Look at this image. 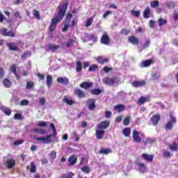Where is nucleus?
I'll use <instances>...</instances> for the list:
<instances>
[{
	"mask_svg": "<svg viewBox=\"0 0 178 178\" xmlns=\"http://www.w3.org/2000/svg\"><path fill=\"white\" fill-rule=\"evenodd\" d=\"M67 5V3H64L57 8V13H55L54 17L51 19V23L49 28L50 33L55 31L58 24L63 20V17L66 15Z\"/></svg>",
	"mask_w": 178,
	"mask_h": 178,
	"instance_id": "1",
	"label": "nucleus"
},
{
	"mask_svg": "<svg viewBox=\"0 0 178 178\" xmlns=\"http://www.w3.org/2000/svg\"><path fill=\"white\" fill-rule=\"evenodd\" d=\"M111 122L109 120L102 121L97 125L96 138L97 140H102L105 136V131L109 127Z\"/></svg>",
	"mask_w": 178,
	"mask_h": 178,
	"instance_id": "2",
	"label": "nucleus"
},
{
	"mask_svg": "<svg viewBox=\"0 0 178 178\" xmlns=\"http://www.w3.org/2000/svg\"><path fill=\"white\" fill-rule=\"evenodd\" d=\"M56 129L53 131V134L47 136L46 137L35 138L36 141H43L44 144H51L52 143V137L55 138L57 136Z\"/></svg>",
	"mask_w": 178,
	"mask_h": 178,
	"instance_id": "3",
	"label": "nucleus"
},
{
	"mask_svg": "<svg viewBox=\"0 0 178 178\" xmlns=\"http://www.w3.org/2000/svg\"><path fill=\"white\" fill-rule=\"evenodd\" d=\"M102 81L106 86H114L115 84H118L120 80H119L118 77L114 76L113 78L105 77L102 79Z\"/></svg>",
	"mask_w": 178,
	"mask_h": 178,
	"instance_id": "4",
	"label": "nucleus"
},
{
	"mask_svg": "<svg viewBox=\"0 0 178 178\" xmlns=\"http://www.w3.org/2000/svg\"><path fill=\"white\" fill-rule=\"evenodd\" d=\"M0 34L1 35H3L4 37H10L11 38H13L16 36V33H15L13 29L8 31V29L6 28L1 29Z\"/></svg>",
	"mask_w": 178,
	"mask_h": 178,
	"instance_id": "5",
	"label": "nucleus"
},
{
	"mask_svg": "<svg viewBox=\"0 0 178 178\" xmlns=\"http://www.w3.org/2000/svg\"><path fill=\"white\" fill-rule=\"evenodd\" d=\"M145 138V135L143 132H138L137 131H134V141L138 144H141L143 140Z\"/></svg>",
	"mask_w": 178,
	"mask_h": 178,
	"instance_id": "6",
	"label": "nucleus"
},
{
	"mask_svg": "<svg viewBox=\"0 0 178 178\" xmlns=\"http://www.w3.org/2000/svg\"><path fill=\"white\" fill-rule=\"evenodd\" d=\"M170 120L165 124L164 127V129L165 130H172L173 129V123H176V117H175L173 115H170Z\"/></svg>",
	"mask_w": 178,
	"mask_h": 178,
	"instance_id": "7",
	"label": "nucleus"
},
{
	"mask_svg": "<svg viewBox=\"0 0 178 178\" xmlns=\"http://www.w3.org/2000/svg\"><path fill=\"white\" fill-rule=\"evenodd\" d=\"M86 106L89 111H95L97 106L95 105V99L89 98L86 100Z\"/></svg>",
	"mask_w": 178,
	"mask_h": 178,
	"instance_id": "8",
	"label": "nucleus"
},
{
	"mask_svg": "<svg viewBox=\"0 0 178 178\" xmlns=\"http://www.w3.org/2000/svg\"><path fill=\"white\" fill-rule=\"evenodd\" d=\"M102 44L104 45H109V42H111V39L109 38V35H108V32H104L101 38Z\"/></svg>",
	"mask_w": 178,
	"mask_h": 178,
	"instance_id": "9",
	"label": "nucleus"
},
{
	"mask_svg": "<svg viewBox=\"0 0 178 178\" xmlns=\"http://www.w3.org/2000/svg\"><path fill=\"white\" fill-rule=\"evenodd\" d=\"M151 101V98L149 96L147 97H140V99L137 101V104L139 106L144 105V104L147 102H149Z\"/></svg>",
	"mask_w": 178,
	"mask_h": 178,
	"instance_id": "10",
	"label": "nucleus"
},
{
	"mask_svg": "<svg viewBox=\"0 0 178 178\" xmlns=\"http://www.w3.org/2000/svg\"><path fill=\"white\" fill-rule=\"evenodd\" d=\"M8 169H12L16 165V161L13 159H8V160L4 163Z\"/></svg>",
	"mask_w": 178,
	"mask_h": 178,
	"instance_id": "11",
	"label": "nucleus"
},
{
	"mask_svg": "<svg viewBox=\"0 0 178 178\" xmlns=\"http://www.w3.org/2000/svg\"><path fill=\"white\" fill-rule=\"evenodd\" d=\"M74 95H76L78 98H86V93L80 88H76L74 90Z\"/></svg>",
	"mask_w": 178,
	"mask_h": 178,
	"instance_id": "12",
	"label": "nucleus"
},
{
	"mask_svg": "<svg viewBox=\"0 0 178 178\" xmlns=\"http://www.w3.org/2000/svg\"><path fill=\"white\" fill-rule=\"evenodd\" d=\"M94 86L92 82L83 81L79 84V87L81 88H83L84 90H88V88H91V87Z\"/></svg>",
	"mask_w": 178,
	"mask_h": 178,
	"instance_id": "13",
	"label": "nucleus"
},
{
	"mask_svg": "<svg viewBox=\"0 0 178 178\" xmlns=\"http://www.w3.org/2000/svg\"><path fill=\"white\" fill-rule=\"evenodd\" d=\"M160 120L161 115H159V114H154L150 119V122L154 126H156V124H158V122H159Z\"/></svg>",
	"mask_w": 178,
	"mask_h": 178,
	"instance_id": "14",
	"label": "nucleus"
},
{
	"mask_svg": "<svg viewBox=\"0 0 178 178\" xmlns=\"http://www.w3.org/2000/svg\"><path fill=\"white\" fill-rule=\"evenodd\" d=\"M136 166L138 167V170L140 173H145L147 172V166L143 163H137Z\"/></svg>",
	"mask_w": 178,
	"mask_h": 178,
	"instance_id": "15",
	"label": "nucleus"
},
{
	"mask_svg": "<svg viewBox=\"0 0 178 178\" xmlns=\"http://www.w3.org/2000/svg\"><path fill=\"white\" fill-rule=\"evenodd\" d=\"M142 159L146 161L147 162H152L154 161V155L148 154L147 153H144L141 156Z\"/></svg>",
	"mask_w": 178,
	"mask_h": 178,
	"instance_id": "16",
	"label": "nucleus"
},
{
	"mask_svg": "<svg viewBox=\"0 0 178 178\" xmlns=\"http://www.w3.org/2000/svg\"><path fill=\"white\" fill-rule=\"evenodd\" d=\"M152 63H154L152 59H147L141 62V66L142 67H149Z\"/></svg>",
	"mask_w": 178,
	"mask_h": 178,
	"instance_id": "17",
	"label": "nucleus"
},
{
	"mask_svg": "<svg viewBox=\"0 0 178 178\" xmlns=\"http://www.w3.org/2000/svg\"><path fill=\"white\" fill-rule=\"evenodd\" d=\"M57 81L60 84H63V86H67V84H69V79L66 77H58Z\"/></svg>",
	"mask_w": 178,
	"mask_h": 178,
	"instance_id": "18",
	"label": "nucleus"
},
{
	"mask_svg": "<svg viewBox=\"0 0 178 178\" xmlns=\"http://www.w3.org/2000/svg\"><path fill=\"white\" fill-rule=\"evenodd\" d=\"M31 133H37L38 134H41L42 136L47 135V130L42 129H33L31 131Z\"/></svg>",
	"mask_w": 178,
	"mask_h": 178,
	"instance_id": "19",
	"label": "nucleus"
},
{
	"mask_svg": "<svg viewBox=\"0 0 178 178\" xmlns=\"http://www.w3.org/2000/svg\"><path fill=\"white\" fill-rule=\"evenodd\" d=\"M96 60L100 65H104V63H108V62H109V58H105L102 56H98L96 58Z\"/></svg>",
	"mask_w": 178,
	"mask_h": 178,
	"instance_id": "20",
	"label": "nucleus"
},
{
	"mask_svg": "<svg viewBox=\"0 0 178 178\" xmlns=\"http://www.w3.org/2000/svg\"><path fill=\"white\" fill-rule=\"evenodd\" d=\"M143 17L144 19H149L151 17V8L147 7L143 11Z\"/></svg>",
	"mask_w": 178,
	"mask_h": 178,
	"instance_id": "21",
	"label": "nucleus"
},
{
	"mask_svg": "<svg viewBox=\"0 0 178 178\" xmlns=\"http://www.w3.org/2000/svg\"><path fill=\"white\" fill-rule=\"evenodd\" d=\"M69 165L72 166V165H76L77 163V157L74 156V154L70 156L68 159Z\"/></svg>",
	"mask_w": 178,
	"mask_h": 178,
	"instance_id": "22",
	"label": "nucleus"
},
{
	"mask_svg": "<svg viewBox=\"0 0 178 178\" xmlns=\"http://www.w3.org/2000/svg\"><path fill=\"white\" fill-rule=\"evenodd\" d=\"M6 46L10 51H17V46L15 42H8Z\"/></svg>",
	"mask_w": 178,
	"mask_h": 178,
	"instance_id": "23",
	"label": "nucleus"
},
{
	"mask_svg": "<svg viewBox=\"0 0 178 178\" xmlns=\"http://www.w3.org/2000/svg\"><path fill=\"white\" fill-rule=\"evenodd\" d=\"M115 111L120 113V112H123L124 109H126V106L123 104H118L114 106Z\"/></svg>",
	"mask_w": 178,
	"mask_h": 178,
	"instance_id": "24",
	"label": "nucleus"
},
{
	"mask_svg": "<svg viewBox=\"0 0 178 178\" xmlns=\"http://www.w3.org/2000/svg\"><path fill=\"white\" fill-rule=\"evenodd\" d=\"M17 67L16 66L15 64H12L10 66V70L11 72V73H13V74H15V76H16V78L17 79V77H19V75L17 74Z\"/></svg>",
	"mask_w": 178,
	"mask_h": 178,
	"instance_id": "25",
	"label": "nucleus"
},
{
	"mask_svg": "<svg viewBox=\"0 0 178 178\" xmlns=\"http://www.w3.org/2000/svg\"><path fill=\"white\" fill-rule=\"evenodd\" d=\"M74 177V173L72 172H68L67 173L61 174L59 178H73Z\"/></svg>",
	"mask_w": 178,
	"mask_h": 178,
	"instance_id": "26",
	"label": "nucleus"
},
{
	"mask_svg": "<svg viewBox=\"0 0 178 178\" xmlns=\"http://www.w3.org/2000/svg\"><path fill=\"white\" fill-rule=\"evenodd\" d=\"M90 92L92 95H99V94H102V90L99 88H95L90 90Z\"/></svg>",
	"mask_w": 178,
	"mask_h": 178,
	"instance_id": "27",
	"label": "nucleus"
},
{
	"mask_svg": "<svg viewBox=\"0 0 178 178\" xmlns=\"http://www.w3.org/2000/svg\"><path fill=\"white\" fill-rule=\"evenodd\" d=\"M3 84L4 87H6V88H10V87L12 86V82H10V80L8 79H4L3 80Z\"/></svg>",
	"mask_w": 178,
	"mask_h": 178,
	"instance_id": "28",
	"label": "nucleus"
},
{
	"mask_svg": "<svg viewBox=\"0 0 178 178\" xmlns=\"http://www.w3.org/2000/svg\"><path fill=\"white\" fill-rule=\"evenodd\" d=\"M48 48L50 49V51H52V52H55L56 49H59L60 48V45H56V44H48Z\"/></svg>",
	"mask_w": 178,
	"mask_h": 178,
	"instance_id": "29",
	"label": "nucleus"
},
{
	"mask_svg": "<svg viewBox=\"0 0 178 178\" xmlns=\"http://www.w3.org/2000/svg\"><path fill=\"white\" fill-rule=\"evenodd\" d=\"M111 152H112V150L109 148H102L99 150V154H102V155H108V154H111Z\"/></svg>",
	"mask_w": 178,
	"mask_h": 178,
	"instance_id": "30",
	"label": "nucleus"
},
{
	"mask_svg": "<svg viewBox=\"0 0 178 178\" xmlns=\"http://www.w3.org/2000/svg\"><path fill=\"white\" fill-rule=\"evenodd\" d=\"M147 84L145 81H135L134 87H144Z\"/></svg>",
	"mask_w": 178,
	"mask_h": 178,
	"instance_id": "31",
	"label": "nucleus"
},
{
	"mask_svg": "<svg viewBox=\"0 0 178 178\" xmlns=\"http://www.w3.org/2000/svg\"><path fill=\"white\" fill-rule=\"evenodd\" d=\"M46 79V84L49 88H51V86H52V76L51 75H47Z\"/></svg>",
	"mask_w": 178,
	"mask_h": 178,
	"instance_id": "32",
	"label": "nucleus"
},
{
	"mask_svg": "<svg viewBox=\"0 0 178 178\" xmlns=\"http://www.w3.org/2000/svg\"><path fill=\"white\" fill-rule=\"evenodd\" d=\"M88 39L89 40V41H93L94 42H97L98 37H97L94 33H90L88 36Z\"/></svg>",
	"mask_w": 178,
	"mask_h": 178,
	"instance_id": "33",
	"label": "nucleus"
},
{
	"mask_svg": "<svg viewBox=\"0 0 178 178\" xmlns=\"http://www.w3.org/2000/svg\"><path fill=\"white\" fill-rule=\"evenodd\" d=\"M122 133L124 137H129V136L131 134V130L130 129L129 127H127L123 129Z\"/></svg>",
	"mask_w": 178,
	"mask_h": 178,
	"instance_id": "34",
	"label": "nucleus"
},
{
	"mask_svg": "<svg viewBox=\"0 0 178 178\" xmlns=\"http://www.w3.org/2000/svg\"><path fill=\"white\" fill-rule=\"evenodd\" d=\"M34 17H35V19H37L38 20L41 19V16L40 15V11L37 10H33L32 12Z\"/></svg>",
	"mask_w": 178,
	"mask_h": 178,
	"instance_id": "35",
	"label": "nucleus"
},
{
	"mask_svg": "<svg viewBox=\"0 0 178 178\" xmlns=\"http://www.w3.org/2000/svg\"><path fill=\"white\" fill-rule=\"evenodd\" d=\"M34 87H35L34 82H33L31 81L26 82V90H30L31 88H34Z\"/></svg>",
	"mask_w": 178,
	"mask_h": 178,
	"instance_id": "36",
	"label": "nucleus"
},
{
	"mask_svg": "<svg viewBox=\"0 0 178 178\" xmlns=\"http://www.w3.org/2000/svg\"><path fill=\"white\" fill-rule=\"evenodd\" d=\"M63 102H65V104H67V105H73L74 104H76V102H74V100H72V99H69L67 98H64L63 99Z\"/></svg>",
	"mask_w": 178,
	"mask_h": 178,
	"instance_id": "37",
	"label": "nucleus"
},
{
	"mask_svg": "<svg viewBox=\"0 0 178 178\" xmlns=\"http://www.w3.org/2000/svg\"><path fill=\"white\" fill-rule=\"evenodd\" d=\"M73 44H74V40L70 38L69 40L65 43V47L66 48H70V47H73Z\"/></svg>",
	"mask_w": 178,
	"mask_h": 178,
	"instance_id": "38",
	"label": "nucleus"
},
{
	"mask_svg": "<svg viewBox=\"0 0 178 178\" xmlns=\"http://www.w3.org/2000/svg\"><path fill=\"white\" fill-rule=\"evenodd\" d=\"M165 5L167 8H168V9H175V6H176V5L175 4V2H172V1L166 2Z\"/></svg>",
	"mask_w": 178,
	"mask_h": 178,
	"instance_id": "39",
	"label": "nucleus"
},
{
	"mask_svg": "<svg viewBox=\"0 0 178 178\" xmlns=\"http://www.w3.org/2000/svg\"><path fill=\"white\" fill-rule=\"evenodd\" d=\"M93 20H94V18L92 17L88 18L85 24L86 27H90V26L92 24Z\"/></svg>",
	"mask_w": 178,
	"mask_h": 178,
	"instance_id": "40",
	"label": "nucleus"
},
{
	"mask_svg": "<svg viewBox=\"0 0 178 178\" xmlns=\"http://www.w3.org/2000/svg\"><path fill=\"white\" fill-rule=\"evenodd\" d=\"M159 26V27H161L162 26H164L168 23V21L166 19H163L162 18L159 19L158 20Z\"/></svg>",
	"mask_w": 178,
	"mask_h": 178,
	"instance_id": "41",
	"label": "nucleus"
},
{
	"mask_svg": "<svg viewBox=\"0 0 178 178\" xmlns=\"http://www.w3.org/2000/svg\"><path fill=\"white\" fill-rule=\"evenodd\" d=\"M169 148L170 151H175V152H177L178 149V145L176 144L169 145Z\"/></svg>",
	"mask_w": 178,
	"mask_h": 178,
	"instance_id": "42",
	"label": "nucleus"
},
{
	"mask_svg": "<svg viewBox=\"0 0 178 178\" xmlns=\"http://www.w3.org/2000/svg\"><path fill=\"white\" fill-rule=\"evenodd\" d=\"M83 69V67L81 65V62L77 61L76 62V72L78 73L81 72V70Z\"/></svg>",
	"mask_w": 178,
	"mask_h": 178,
	"instance_id": "43",
	"label": "nucleus"
},
{
	"mask_svg": "<svg viewBox=\"0 0 178 178\" xmlns=\"http://www.w3.org/2000/svg\"><path fill=\"white\" fill-rule=\"evenodd\" d=\"M49 158L51 161H54V159H56V152H55V151L51 152V153L49 154Z\"/></svg>",
	"mask_w": 178,
	"mask_h": 178,
	"instance_id": "44",
	"label": "nucleus"
},
{
	"mask_svg": "<svg viewBox=\"0 0 178 178\" xmlns=\"http://www.w3.org/2000/svg\"><path fill=\"white\" fill-rule=\"evenodd\" d=\"M151 44V40H147L144 44L142 46L141 49H145L146 48H148Z\"/></svg>",
	"mask_w": 178,
	"mask_h": 178,
	"instance_id": "45",
	"label": "nucleus"
},
{
	"mask_svg": "<svg viewBox=\"0 0 178 178\" xmlns=\"http://www.w3.org/2000/svg\"><path fill=\"white\" fill-rule=\"evenodd\" d=\"M150 6L151 8H158L159 6V1H151Z\"/></svg>",
	"mask_w": 178,
	"mask_h": 178,
	"instance_id": "46",
	"label": "nucleus"
},
{
	"mask_svg": "<svg viewBox=\"0 0 178 178\" xmlns=\"http://www.w3.org/2000/svg\"><path fill=\"white\" fill-rule=\"evenodd\" d=\"M95 70H98V66L95 64L90 65L88 72H95Z\"/></svg>",
	"mask_w": 178,
	"mask_h": 178,
	"instance_id": "47",
	"label": "nucleus"
},
{
	"mask_svg": "<svg viewBox=\"0 0 178 178\" xmlns=\"http://www.w3.org/2000/svg\"><path fill=\"white\" fill-rule=\"evenodd\" d=\"M3 112L5 113V115H6L7 116H10L11 113H12V111H10L9 109V108H4L3 109Z\"/></svg>",
	"mask_w": 178,
	"mask_h": 178,
	"instance_id": "48",
	"label": "nucleus"
},
{
	"mask_svg": "<svg viewBox=\"0 0 178 178\" xmlns=\"http://www.w3.org/2000/svg\"><path fill=\"white\" fill-rule=\"evenodd\" d=\"M124 126H129L130 124V117H127L123 120Z\"/></svg>",
	"mask_w": 178,
	"mask_h": 178,
	"instance_id": "49",
	"label": "nucleus"
},
{
	"mask_svg": "<svg viewBox=\"0 0 178 178\" xmlns=\"http://www.w3.org/2000/svg\"><path fill=\"white\" fill-rule=\"evenodd\" d=\"M134 45H136L138 48H141V42H140V40L137 38H134Z\"/></svg>",
	"mask_w": 178,
	"mask_h": 178,
	"instance_id": "50",
	"label": "nucleus"
},
{
	"mask_svg": "<svg viewBox=\"0 0 178 178\" xmlns=\"http://www.w3.org/2000/svg\"><path fill=\"white\" fill-rule=\"evenodd\" d=\"M31 169H30V172L31 173H35V172H37V170H35V164L34 163V162H32L31 163Z\"/></svg>",
	"mask_w": 178,
	"mask_h": 178,
	"instance_id": "51",
	"label": "nucleus"
},
{
	"mask_svg": "<svg viewBox=\"0 0 178 178\" xmlns=\"http://www.w3.org/2000/svg\"><path fill=\"white\" fill-rule=\"evenodd\" d=\"M29 100L24 99L20 102L19 105H21V106H26L29 105Z\"/></svg>",
	"mask_w": 178,
	"mask_h": 178,
	"instance_id": "52",
	"label": "nucleus"
},
{
	"mask_svg": "<svg viewBox=\"0 0 178 178\" xmlns=\"http://www.w3.org/2000/svg\"><path fill=\"white\" fill-rule=\"evenodd\" d=\"M23 143H24V140H15L13 143V145H15L16 147H19V145L20 144H23Z\"/></svg>",
	"mask_w": 178,
	"mask_h": 178,
	"instance_id": "53",
	"label": "nucleus"
},
{
	"mask_svg": "<svg viewBox=\"0 0 178 178\" xmlns=\"http://www.w3.org/2000/svg\"><path fill=\"white\" fill-rule=\"evenodd\" d=\"M14 119H15L17 120H22V119H23V118H22V114L17 113L14 115Z\"/></svg>",
	"mask_w": 178,
	"mask_h": 178,
	"instance_id": "54",
	"label": "nucleus"
},
{
	"mask_svg": "<svg viewBox=\"0 0 178 178\" xmlns=\"http://www.w3.org/2000/svg\"><path fill=\"white\" fill-rule=\"evenodd\" d=\"M171 155L172 154H170V152H169V151H165L163 153V158H170Z\"/></svg>",
	"mask_w": 178,
	"mask_h": 178,
	"instance_id": "55",
	"label": "nucleus"
},
{
	"mask_svg": "<svg viewBox=\"0 0 178 178\" xmlns=\"http://www.w3.org/2000/svg\"><path fill=\"white\" fill-rule=\"evenodd\" d=\"M112 117V111H105V118L106 119H109V118Z\"/></svg>",
	"mask_w": 178,
	"mask_h": 178,
	"instance_id": "56",
	"label": "nucleus"
},
{
	"mask_svg": "<svg viewBox=\"0 0 178 178\" xmlns=\"http://www.w3.org/2000/svg\"><path fill=\"white\" fill-rule=\"evenodd\" d=\"M5 76V70L3 68L0 67V80H2Z\"/></svg>",
	"mask_w": 178,
	"mask_h": 178,
	"instance_id": "57",
	"label": "nucleus"
},
{
	"mask_svg": "<svg viewBox=\"0 0 178 178\" xmlns=\"http://www.w3.org/2000/svg\"><path fill=\"white\" fill-rule=\"evenodd\" d=\"M82 172H84L85 173H90V168L88 166L85 165L81 168Z\"/></svg>",
	"mask_w": 178,
	"mask_h": 178,
	"instance_id": "58",
	"label": "nucleus"
},
{
	"mask_svg": "<svg viewBox=\"0 0 178 178\" xmlns=\"http://www.w3.org/2000/svg\"><path fill=\"white\" fill-rule=\"evenodd\" d=\"M38 126L39 127H47V122H45V121H42V122H39V123L38 124Z\"/></svg>",
	"mask_w": 178,
	"mask_h": 178,
	"instance_id": "59",
	"label": "nucleus"
},
{
	"mask_svg": "<svg viewBox=\"0 0 178 178\" xmlns=\"http://www.w3.org/2000/svg\"><path fill=\"white\" fill-rule=\"evenodd\" d=\"M103 70H104V73H108V72L112 71L113 69L108 66H105L103 67Z\"/></svg>",
	"mask_w": 178,
	"mask_h": 178,
	"instance_id": "60",
	"label": "nucleus"
},
{
	"mask_svg": "<svg viewBox=\"0 0 178 178\" xmlns=\"http://www.w3.org/2000/svg\"><path fill=\"white\" fill-rule=\"evenodd\" d=\"M130 33V31L126 30V29H122L121 31H120V34H122V35H129V33Z\"/></svg>",
	"mask_w": 178,
	"mask_h": 178,
	"instance_id": "61",
	"label": "nucleus"
},
{
	"mask_svg": "<svg viewBox=\"0 0 178 178\" xmlns=\"http://www.w3.org/2000/svg\"><path fill=\"white\" fill-rule=\"evenodd\" d=\"M72 137H74V138H75L76 141H79L80 140V137L76 132L72 133Z\"/></svg>",
	"mask_w": 178,
	"mask_h": 178,
	"instance_id": "62",
	"label": "nucleus"
},
{
	"mask_svg": "<svg viewBox=\"0 0 178 178\" xmlns=\"http://www.w3.org/2000/svg\"><path fill=\"white\" fill-rule=\"evenodd\" d=\"M150 29H155V22L154 20H150L149 23Z\"/></svg>",
	"mask_w": 178,
	"mask_h": 178,
	"instance_id": "63",
	"label": "nucleus"
},
{
	"mask_svg": "<svg viewBox=\"0 0 178 178\" xmlns=\"http://www.w3.org/2000/svg\"><path fill=\"white\" fill-rule=\"evenodd\" d=\"M112 14V11L111 10H107L104 15H103V18L106 19L107 16H109V15Z\"/></svg>",
	"mask_w": 178,
	"mask_h": 178,
	"instance_id": "64",
	"label": "nucleus"
}]
</instances>
